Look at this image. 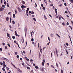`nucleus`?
<instances>
[{
    "label": "nucleus",
    "mask_w": 73,
    "mask_h": 73,
    "mask_svg": "<svg viewBox=\"0 0 73 73\" xmlns=\"http://www.w3.org/2000/svg\"><path fill=\"white\" fill-rule=\"evenodd\" d=\"M55 52H56V54L57 55V57H58V51H57V48H55Z\"/></svg>",
    "instance_id": "1"
},
{
    "label": "nucleus",
    "mask_w": 73,
    "mask_h": 73,
    "mask_svg": "<svg viewBox=\"0 0 73 73\" xmlns=\"http://www.w3.org/2000/svg\"><path fill=\"white\" fill-rule=\"evenodd\" d=\"M4 9L3 7H1L0 8V11H3Z\"/></svg>",
    "instance_id": "2"
},
{
    "label": "nucleus",
    "mask_w": 73,
    "mask_h": 73,
    "mask_svg": "<svg viewBox=\"0 0 73 73\" xmlns=\"http://www.w3.org/2000/svg\"><path fill=\"white\" fill-rule=\"evenodd\" d=\"M15 35H16V36H18V35L17 34V33L16 31H15Z\"/></svg>",
    "instance_id": "3"
},
{
    "label": "nucleus",
    "mask_w": 73,
    "mask_h": 73,
    "mask_svg": "<svg viewBox=\"0 0 73 73\" xmlns=\"http://www.w3.org/2000/svg\"><path fill=\"white\" fill-rule=\"evenodd\" d=\"M9 19V18L8 17H7L6 18V20L7 21H8V20Z\"/></svg>",
    "instance_id": "4"
},
{
    "label": "nucleus",
    "mask_w": 73,
    "mask_h": 73,
    "mask_svg": "<svg viewBox=\"0 0 73 73\" xmlns=\"http://www.w3.org/2000/svg\"><path fill=\"white\" fill-rule=\"evenodd\" d=\"M55 11L56 13L57 14V9H55Z\"/></svg>",
    "instance_id": "5"
},
{
    "label": "nucleus",
    "mask_w": 73,
    "mask_h": 73,
    "mask_svg": "<svg viewBox=\"0 0 73 73\" xmlns=\"http://www.w3.org/2000/svg\"><path fill=\"white\" fill-rule=\"evenodd\" d=\"M18 70L19 72H20V73H22V71L20 70V69L19 68Z\"/></svg>",
    "instance_id": "6"
},
{
    "label": "nucleus",
    "mask_w": 73,
    "mask_h": 73,
    "mask_svg": "<svg viewBox=\"0 0 73 73\" xmlns=\"http://www.w3.org/2000/svg\"><path fill=\"white\" fill-rule=\"evenodd\" d=\"M22 4H25V1H22Z\"/></svg>",
    "instance_id": "7"
},
{
    "label": "nucleus",
    "mask_w": 73,
    "mask_h": 73,
    "mask_svg": "<svg viewBox=\"0 0 73 73\" xmlns=\"http://www.w3.org/2000/svg\"><path fill=\"white\" fill-rule=\"evenodd\" d=\"M41 71L42 72H44V68H42L41 69Z\"/></svg>",
    "instance_id": "8"
},
{
    "label": "nucleus",
    "mask_w": 73,
    "mask_h": 73,
    "mask_svg": "<svg viewBox=\"0 0 73 73\" xmlns=\"http://www.w3.org/2000/svg\"><path fill=\"white\" fill-rule=\"evenodd\" d=\"M50 36L51 37H53V34H51L50 35Z\"/></svg>",
    "instance_id": "9"
},
{
    "label": "nucleus",
    "mask_w": 73,
    "mask_h": 73,
    "mask_svg": "<svg viewBox=\"0 0 73 73\" xmlns=\"http://www.w3.org/2000/svg\"><path fill=\"white\" fill-rule=\"evenodd\" d=\"M19 11L20 12H21V10L20 8H19L18 9Z\"/></svg>",
    "instance_id": "10"
},
{
    "label": "nucleus",
    "mask_w": 73,
    "mask_h": 73,
    "mask_svg": "<svg viewBox=\"0 0 73 73\" xmlns=\"http://www.w3.org/2000/svg\"><path fill=\"white\" fill-rule=\"evenodd\" d=\"M25 34H26L27 33V29L25 30Z\"/></svg>",
    "instance_id": "11"
},
{
    "label": "nucleus",
    "mask_w": 73,
    "mask_h": 73,
    "mask_svg": "<svg viewBox=\"0 0 73 73\" xmlns=\"http://www.w3.org/2000/svg\"><path fill=\"white\" fill-rule=\"evenodd\" d=\"M13 16L14 18H15V14H13Z\"/></svg>",
    "instance_id": "12"
},
{
    "label": "nucleus",
    "mask_w": 73,
    "mask_h": 73,
    "mask_svg": "<svg viewBox=\"0 0 73 73\" xmlns=\"http://www.w3.org/2000/svg\"><path fill=\"white\" fill-rule=\"evenodd\" d=\"M7 45L9 46V47H11V45H10V44L9 43H8Z\"/></svg>",
    "instance_id": "13"
},
{
    "label": "nucleus",
    "mask_w": 73,
    "mask_h": 73,
    "mask_svg": "<svg viewBox=\"0 0 73 73\" xmlns=\"http://www.w3.org/2000/svg\"><path fill=\"white\" fill-rule=\"evenodd\" d=\"M40 56H41V54H40V53H39V57L40 58Z\"/></svg>",
    "instance_id": "14"
},
{
    "label": "nucleus",
    "mask_w": 73,
    "mask_h": 73,
    "mask_svg": "<svg viewBox=\"0 0 73 73\" xmlns=\"http://www.w3.org/2000/svg\"><path fill=\"white\" fill-rule=\"evenodd\" d=\"M42 66H44V63L42 62Z\"/></svg>",
    "instance_id": "15"
},
{
    "label": "nucleus",
    "mask_w": 73,
    "mask_h": 73,
    "mask_svg": "<svg viewBox=\"0 0 73 73\" xmlns=\"http://www.w3.org/2000/svg\"><path fill=\"white\" fill-rule=\"evenodd\" d=\"M7 37H9V33H7Z\"/></svg>",
    "instance_id": "16"
},
{
    "label": "nucleus",
    "mask_w": 73,
    "mask_h": 73,
    "mask_svg": "<svg viewBox=\"0 0 73 73\" xmlns=\"http://www.w3.org/2000/svg\"><path fill=\"white\" fill-rule=\"evenodd\" d=\"M21 41L23 43H24V40L23 39L21 40Z\"/></svg>",
    "instance_id": "17"
},
{
    "label": "nucleus",
    "mask_w": 73,
    "mask_h": 73,
    "mask_svg": "<svg viewBox=\"0 0 73 73\" xmlns=\"http://www.w3.org/2000/svg\"><path fill=\"white\" fill-rule=\"evenodd\" d=\"M12 37L13 39H15V36H13Z\"/></svg>",
    "instance_id": "18"
},
{
    "label": "nucleus",
    "mask_w": 73,
    "mask_h": 73,
    "mask_svg": "<svg viewBox=\"0 0 73 73\" xmlns=\"http://www.w3.org/2000/svg\"><path fill=\"white\" fill-rule=\"evenodd\" d=\"M35 5L36 7H37V4L36 3H35Z\"/></svg>",
    "instance_id": "19"
},
{
    "label": "nucleus",
    "mask_w": 73,
    "mask_h": 73,
    "mask_svg": "<svg viewBox=\"0 0 73 73\" xmlns=\"http://www.w3.org/2000/svg\"><path fill=\"white\" fill-rule=\"evenodd\" d=\"M4 58V59H5V60H6V61H8V59H7L5 58Z\"/></svg>",
    "instance_id": "20"
},
{
    "label": "nucleus",
    "mask_w": 73,
    "mask_h": 73,
    "mask_svg": "<svg viewBox=\"0 0 73 73\" xmlns=\"http://www.w3.org/2000/svg\"><path fill=\"white\" fill-rule=\"evenodd\" d=\"M12 23H13V24H15V21H12Z\"/></svg>",
    "instance_id": "21"
},
{
    "label": "nucleus",
    "mask_w": 73,
    "mask_h": 73,
    "mask_svg": "<svg viewBox=\"0 0 73 73\" xmlns=\"http://www.w3.org/2000/svg\"><path fill=\"white\" fill-rule=\"evenodd\" d=\"M30 61L31 62V63H32V62H33V60H32V59Z\"/></svg>",
    "instance_id": "22"
},
{
    "label": "nucleus",
    "mask_w": 73,
    "mask_h": 73,
    "mask_svg": "<svg viewBox=\"0 0 73 73\" xmlns=\"http://www.w3.org/2000/svg\"><path fill=\"white\" fill-rule=\"evenodd\" d=\"M27 69H29H29H30V68L29 67H27Z\"/></svg>",
    "instance_id": "23"
},
{
    "label": "nucleus",
    "mask_w": 73,
    "mask_h": 73,
    "mask_svg": "<svg viewBox=\"0 0 73 73\" xmlns=\"http://www.w3.org/2000/svg\"><path fill=\"white\" fill-rule=\"evenodd\" d=\"M61 18L62 19H63V20H65V19H64V18H63V17H62V16H61Z\"/></svg>",
    "instance_id": "24"
},
{
    "label": "nucleus",
    "mask_w": 73,
    "mask_h": 73,
    "mask_svg": "<svg viewBox=\"0 0 73 73\" xmlns=\"http://www.w3.org/2000/svg\"><path fill=\"white\" fill-rule=\"evenodd\" d=\"M51 67H52V68H54V69H55V68H54V67L53 65H51Z\"/></svg>",
    "instance_id": "25"
},
{
    "label": "nucleus",
    "mask_w": 73,
    "mask_h": 73,
    "mask_svg": "<svg viewBox=\"0 0 73 73\" xmlns=\"http://www.w3.org/2000/svg\"><path fill=\"white\" fill-rule=\"evenodd\" d=\"M3 66L5 67H6V65L5 64H3Z\"/></svg>",
    "instance_id": "26"
},
{
    "label": "nucleus",
    "mask_w": 73,
    "mask_h": 73,
    "mask_svg": "<svg viewBox=\"0 0 73 73\" xmlns=\"http://www.w3.org/2000/svg\"><path fill=\"white\" fill-rule=\"evenodd\" d=\"M24 64L25 63L24 62H23L22 64V65H23V66H24Z\"/></svg>",
    "instance_id": "27"
},
{
    "label": "nucleus",
    "mask_w": 73,
    "mask_h": 73,
    "mask_svg": "<svg viewBox=\"0 0 73 73\" xmlns=\"http://www.w3.org/2000/svg\"><path fill=\"white\" fill-rule=\"evenodd\" d=\"M61 73H63V70H61Z\"/></svg>",
    "instance_id": "28"
},
{
    "label": "nucleus",
    "mask_w": 73,
    "mask_h": 73,
    "mask_svg": "<svg viewBox=\"0 0 73 73\" xmlns=\"http://www.w3.org/2000/svg\"><path fill=\"white\" fill-rule=\"evenodd\" d=\"M31 41H34V39L33 38H32L31 39Z\"/></svg>",
    "instance_id": "29"
},
{
    "label": "nucleus",
    "mask_w": 73,
    "mask_h": 73,
    "mask_svg": "<svg viewBox=\"0 0 73 73\" xmlns=\"http://www.w3.org/2000/svg\"><path fill=\"white\" fill-rule=\"evenodd\" d=\"M21 8H24V5H22L21 6Z\"/></svg>",
    "instance_id": "30"
},
{
    "label": "nucleus",
    "mask_w": 73,
    "mask_h": 73,
    "mask_svg": "<svg viewBox=\"0 0 73 73\" xmlns=\"http://www.w3.org/2000/svg\"><path fill=\"white\" fill-rule=\"evenodd\" d=\"M56 66H57V67H58V64H57V63H56Z\"/></svg>",
    "instance_id": "31"
},
{
    "label": "nucleus",
    "mask_w": 73,
    "mask_h": 73,
    "mask_svg": "<svg viewBox=\"0 0 73 73\" xmlns=\"http://www.w3.org/2000/svg\"><path fill=\"white\" fill-rule=\"evenodd\" d=\"M66 45L67 46H69V44L68 43H66Z\"/></svg>",
    "instance_id": "32"
},
{
    "label": "nucleus",
    "mask_w": 73,
    "mask_h": 73,
    "mask_svg": "<svg viewBox=\"0 0 73 73\" xmlns=\"http://www.w3.org/2000/svg\"><path fill=\"white\" fill-rule=\"evenodd\" d=\"M44 17L45 18V19H47L45 15H44Z\"/></svg>",
    "instance_id": "33"
},
{
    "label": "nucleus",
    "mask_w": 73,
    "mask_h": 73,
    "mask_svg": "<svg viewBox=\"0 0 73 73\" xmlns=\"http://www.w3.org/2000/svg\"><path fill=\"white\" fill-rule=\"evenodd\" d=\"M45 60L44 59L43 60V62H43L44 63H45Z\"/></svg>",
    "instance_id": "34"
},
{
    "label": "nucleus",
    "mask_w": 73,
    "mask_h": 73,
    "mask_svg": "<svg viewBox=\"0 0 73 73\" xmlns=\"http://www.w3.org/2000/svg\"><path fill=\"white\" fill-rule=\"evenodd\" d=\"M15 55H17V52H15Z\"/></svg>",
    "instance_id": "35"
},
{
    "label": "nucleus",
    "mask_w": 73,
    "mask_h": 73,
    "mask_svg": "<svg viewBox=\"0 0 73 73\" xmlns=\"http://www.w3.org/2000/svg\"><path fill=\"white\" fill-rule=\"evenodd\" d=\"M1 65H3V62H0Z\"/></svg>",
    "instance_id": "36"
},
{
    "label": "nucleus",
    "mask_w": 73,
    "mask_h": 73,
    "mask_svg": "<svg viewBox=\"0 0 73 73\" xmlns=\"http://www.w3.org/2000/svg\"><path fill=\"white\" fill-rule=\"evenodd\" d=\"M8 49V48H7V46H5V49Z\"/></svg>",
    "instance_id": "37"
},
{
    "label": "nucleus",
    "mask_w": 73,
    "mask_h": 73,
    "mask_svg": "<svg viewBox=\"0 0 73 73\" xmlns=\"http://www.w3.org/2000/svg\"><path fill=\"white\" fill-rule=\"evenodd\" d=\"M56 35L58 36V37H60V35H58L57 34H56Z\"/></svg>",
    "instance_id": "38"
},
{
    "label": "nucleus",
    "mask_w": 73,
    "mask_h": 73,
    "mask_svg": "<svg viewBox=\"0 0 73 73\" xmlns=\"http://www.w3.org/2000/svg\"><path fill=\"white\" fill-rule=\"evenodd\" d=\"M35 68L36 69H38V66H35Z\"/></svg>",
    "instance_id": "39"
},
{
    "label": "nucleus",
    "mask_w": 73,
    "mask_h": 73,
    "mask_svg": "<svg viewBox=\"0 0 73 73\" xmlns=\"http://www.w3.org/2000/svg\"><path fill=\"white\" fill-rule=\"evenodd\" d=\"M42 9L44 10H45V7H43Z\"/></svg>",
    "instance_id": "40"
},
{
    "label": "nucleus",
    "mask_w": 73,
    "mask_h": 73,
    "mask_svg": "<svg viewBox=\"0 0 73 73\" xmlns=\"http://www.w3.org/2000/svg\"><path fill=\"white\" fill-rule=\"evenodd\" d=\"M45 4H46V5H47L48 4V2H47V1H46L45 2Z\"/></svg>",
    "instance_id": "41"
},
{
    "label": "nucleus",
    "mask_w": 73,
    "mask_h": 73,
    "mask_svg": "<svg viewBox=\"0 0 73 73\" xmlns=\"http://www.w3.org/2000/svg\"><path fill=\"white\" fill-rule=\"evenodd\" d=\"M41 6L42 7H44V5L42 4L41 5Z\"/></svg>",
    "instance_id": "42"
},
{
    "label": "nucleus",
    "mask_w": 73,
    "mask_h": 73,
    "mask_svg": "<svg viewBox=\"0 0 73 73\" xmlns=\"http://www.w3.org/2000/svg\"><path fill=\"white\" fill-rule=\"evenodd\" d=\"M2 7H3V8H5V6H4V5H2Z\"/></svg>",
    "instance_id": "43"
},
{
    "label": "nucleus",
    "mask_w": 73,
    "mask_h": 73,
    "mask_svg": "<svg viewBox=\"0 0 73 73\" xmlns=\"http://www.w3.org/2000/svg\"><path fill=\"white\" fill-rule=\"evenodd\" d=\"M34 12H33V11H32L31 12V14H33V15L34 14Z\"/></svg>",
    "instance_id": "44"
},
{
    "label": "nucleus",
    "mask_w": 73,
    "mask_h": 73,
    "mask_svg": "<svg viewBox=\"0 0 73 73\" xmlns=\"http://www.w3.org/2000/svg\"><path fill=\"white\" fill-rule=\"evenodd\" d=\"M4 4H5V5H6L7 4V3H6V2H4Z\"/></svg>",
    "instance_id": "45"
},
{
    "label": "nucleus",
    "mask_w": 73,
    "mask_h": 73,
    "mask_svg": "<svg viewBox=\"0 0 73 73\" xmlns=\"http://www.w3.org/2000/svg\"><path fill=\"white\" fill-rule=\"evenodd\" d=\"M2 69L4 72H5V69L4 68H2Z\"/></svg>",
    "instance_id": "46"
},
{
    "label": "nucleus",
    "mask_w": 73,
    "mask_h": 73,
    "mask_svg": "<svg viewBox=\"0 0 73 73\" xmlns=\"http://www.w3.org/2000/svg\"><path fill=\"white\" fill-rule=\"evenodd\" d=\"M52 56H53L52 53L51 52V57H52Z\"/></svg>",
    "instance_id": "47"
},
{
    "label": "nucleus",
    "mask_w": 73,
    "mask_h": 73,
    "mask_svg": "<svg viewBox=\"0 0 73 73\" xmlns=\"http://www.w3.org/2000/svg\"><path fill=\"white\" fill-rule=\"evenodd\" d=\"M18 27H20V25L19 24V23H18Z\"/></svg>",
    "instance_id": "48"
},
{
    "label": "nucleus",
    "mask_w": 73,
    "mask_h": 73,
    "mask_svg": "<svg viewBox=\"0 0 73 73\" xmlns=\"http://www.w3.org/2000/svg\"><path fill=\"white\" fill-rule=\"evenodd\" d=\"M12 65L13 66H14V67H15V68H16V67L15 66V65L12 64Z\"/></svg>",
    "instance_id": "49"
},
{
    "label": "nucleus",
    "mask_w": 73,
    "mask_h": 73,
    "mask_svg": "<svg viewBox=\"0 0 73 73\" xmlns=\"http://www.w3.org/2000/svg\"><path fill=\"white\" fill-rule=\"evenodd\" d=\"M26 12V13H28V10H27Z\"/></svg>",
    "instance_id": "50"
},
{
    "label": "nucleus",
    "mask_w": 73,
    "mask_h": 73,
    "mask_svg": "<svg viewBox=\"0 0 73 73\" xmlns=\"http://www.w3.org/2000/svg\"><path fill=\"white\" fill-rule=\"evenodd\" d=\"M17 58H19V55H17Z\"/></svg>",
    "instance_id": "51"
},
{
    "label": "nucleus",
    "mask_w": 73,
    "mask_h": 73,
    "mask_svg": "<svg viewBox=\"0 0 73 73\" xmlns=\"http://www.w3.org/2000/svg\"><path fill=\"white\" fill-rule=\"evenodd\" d=\"M70 2H71V3H73V0H72V1H70Z\"/></svg>",
    "instance_id": "52"
},
{
    "label": "nucleus",
    "mask_w": 73,
    "mask_h": 73,
    "mask_svg": "<svg viewBox=\"0 0 73 73\" xmlns=\"http://www.w3.org/2000/svg\"><path fill=\"white\" fill-rule=\"evenodd\" d=\"M64 5L65 6H66L67 5H66V3H64Z\"/></svg>",
    "instance_id": "53"
},
{
    "label": "nucleus",
    "mask_w": 73,
    "mask_h": 73,
    "mask_svg": "<svg viewBox=\"0 0 73 73\" xmlns=\"http://www.w3.org/2000/svg\"><path fill=\"white\" fill-rule=\"evenodd\" d=\"M33 20H34L35 21H36V18H33Z\"/></svg>",
    "instance_id": "54"
},
{
    "label": "nucleus",
    "mask_w": 73,
    "mask_h": 73,
    "mask_svg": "<svg viewBox=\"0 0 73 73\" xmlns=\"http://www.w3.org/2000/svg\"><path fill=\"white\" fill-rule=\"evenodd\" d=\"M59 7H62V4H60V5H59Z\"/></svg>",
    "instance_id": "55"
},
{
    "label": "nucleus",
    "mask_w": 73,
    "mask_h": 73,
    "mask_svg": "<svg viewBox=\"0 0 73 73\" xmlns=\"http://www.w3.org/2000/svg\"><path fill=\"white\" fill-rule=\"evenodd\" d=\"M42 49L41 48L40 50V51L42 52Z\"/></svg>",
    "instance_id": "56"
},
{
    "label": "nucleus",
    "mask_w": 73,
    "mask_h": 73,
    "mask_svg": "<svg viewBox=\"0 0 73 73\" xmlns=\"http://www.w3.org/2000/svg\"><path fill=\"white\" fill-rule=\"evenodd\" d=\"M50 6H53V5L52 4H51L50 5Z\"/></svg>",
    "instance_id": "57"
},
{
    "label": "nucleus",
    "mask_w": 73,
    "mask_h": 73,
    "mask_svg": "<svg viewBox=\"0 0 73 73\" xmlns=\"http://www.w3.org/2000/svg\"><path fill=\"white\" fill-rule=\"evenodd\" d=\"M66 25H69V23L68 22H67V24H66Z\"/></svg>",
    "instance_id": "58"
},
{
    "label": "nucleus",
    "mask_w": 73,
    "mask_h": 73,
    "mask_svg": "<svg viewBox=\"0 0 73 73\" xmlns=\"http://www.w3.org/2000/svg\"><path fill=\"white\" fill-rule=\"evenodd\" d=\"M1 3H3V0H1Z\"/></svg>",
    "instance_id": "59"
},
{
    "label": "nucleus",
    "mask_w": 73,
    "mask_h": 73,
    "mask_svg": "<svg viewBox=\"0 0 73 73\" xmlns=\"http://www.w3.org/2000/svg\"><path fill=\"white\" fill-rule=\"evenodd\" d=\"M9 27L10 28H12V26H11V25H9Z\"/></svg>",
    "instance_id": "60"
},
{
    "label": "nucleus",
    "mask_w": 73,
    "mask_h": 73,
    "mask_svg": "<svg viewBox=\"0 0 73 73\" xmlns=\"http://www.w3.org/2000/svg\"><path fill=\"white\" fill-rule=\"evenodd\" d=\"M11 12H9L8 13V15H11Z\"/></svg>",
    "instance_id": "61"
},
{
    "label": "nucleus",
    "mask_w": 73,
    "mask_h": 73,
    "mask_svg": "<svg viewBox=\"0 0 73 73\" xmlns=\"http://www.w3.org/2000/svg\"><path fill=\"white\" fill-rule=\"evenodd\" d=\"M14 43H16V40H14Z\"/></svg>",
    "instance_id": "62"
},
{
    "label": "nucleus",
    "mask_w": 73,
    "mask_h": 73,
    "mask_svg": "<svg viewBox=\"0 0 73 73\" xmlns=\"http://www.w3.org/2000/svg\"><path fill=\"white\" fill-rule=\"evenodd\" d=\"M2 44H3V45H5V43H3Z\"/></svg>",
    "instance_id": "63"
},
{
    "label": "nucleus",
    "mask_w": 73,
    "mask_h": 73,
    "mask_svg": "<svg viewBox=\"0 0 73 73\" xmlns=\"http://www.w3.org/2000/svg\"><path fill=\"white\" fill-rule=\"evenodd\" d=\"M65 13H68V12H67L66 11L65 12Z\"/></svg>",
    "instance_id": "64"
}]
</instances>
